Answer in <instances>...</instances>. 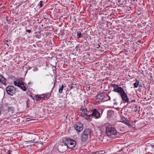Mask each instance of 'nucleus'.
Masks as SVG:
<instances>
[{
	"label": "nucleus",
	"mask_w": 154,
	"mask_h": 154,
	"mask_svg": "<svg viewBox=\"0 0 154 154\" xmlns=\"http://www.w3.org/2000/svg\"><path fill=\"white\" fill-rule=\"evenodd\" d=\"M63 143L65 149L64 151L67 149V148L69 149L73 148L76 145V142L69 138H66L63 140Z\"/></svg>",
	"instance_id": "f03ea898"
},
{
	"label": "nucleus",
	"mask_w": 154,
	"mask_h": 154,
	"mask_svg": "<svg viewBox=\"0 0 154 154\" xmlns=\"http://www.w3.org/2000/svg\"><path fill=\"white\" fill-rule=\"evenodd\" d=\"M88 55L89 56H90V54H88Z\"/></svg>",
	"instance_id": "7c9ffc66"
},
{
	"label": "nucleus",
	"mask_w": 154,
	"mask_h": 154,
	"mask_svg": "<svg viewBox=\"0 0 154 154\" xmlns=\"http://www.w3.org/2000/svg\"><path fill=\"white\" fill-rule=\"evenodd\" d=\"M123 122L126 124L129 127H132V125L131 124H130L129 122L127 120L123 121Z\"/></svg>",
	"instance_id": "4468645a"
},
{
	"label": "nucleus",
	"mask_w": 154,
	"mask_h": 154,
	"mask_svg": "<svg viewBox=\"0 0 154 154\" xmlns=\"http://www.w3.org/2000/svg\"><path fill=\"white\" fill-rule=\"evenodd\" d=\"M31 119H29V118H27L26 119V121H31Z\"/></svg>",
	"instance_id": "5701e85b"
},
{
	"label": "nucleus",
	"mask_w": 154,
	"mask_h": 154,
	"mask_svg": "<svg viewBox=\"0 0 154 154\" xmlns=\"http://www.w3.org/2000/svg\"><path fill=\"white\" fill-rule=\"evenodd\" d=\"M43 143H42V145H43Z\"/></svg>",
	"instance_id": "2f4dec72"
},
{
	"label": "nucleus",
	"mask_w": 154,
	"mask_h": 154,
	"mask_svg": "<svg viewBox=\"0 0 154 154\" xmlns=\"http://www.w3.org/2000/svg\"><path fill=\"white\" fill-rule=\"evenodd\" d=\"M110 86L113 88V91L117 93L120 96L124 103H129V99L127 94L122 88L114 84H111Z\"/></svg>",
	"instance_id": "f257e3e1"
},
{
	"label": "nucleus",
	"mask_w": 154,
	"mask_h": 154,
	"mask_svg": "<svg viewBox=\"0 0 154 154\" xmlns=\"http://www.w3.org/2000/svg\"><path fill=\"white\" fill-rule=\"evenodd\" d=\"M14 85L21 88L24 91H25L26 90V87L24 85L23 83L21 80H17L14 82Z\"/></svg>",
	"instance_id": "1a4fd4ad"
},
{
	"label": "nucleus",
	"mask_w": 154,
	"mask_h": 154,
	"mask_svg": "<svg viewBox=\"0 0 154 154\" xmlns=\"http://www.w3.org/2000/svg\"><path fill=\"white\" fill-rule=\"evenodd\" d=\"M64 87L63 85H62L61 87L59 89V92L60 93H62V91L63 90Z\"/></svg>",
	"instance_id": "2eb2a0df"
},
{
	"label": "nucleus",
	"mask_w": 154,
	"mask_h": 154,
	"mask_svg": "<svg viewBox=\"0 0 154 154\" xmlns=\"http://www.w3.org/2000/svg\"><path fill=\"white\" fill-rule=\"evenodd\" d=\"M44 98V97H42V96H37L36 97V99L38 100H40L41 99L43 98Z\"/></svg>",
	"instance_id": "a211bd4d"
},
{
	"label": "nucleus",
	"mask_w": 154,
	"mask_h": 154,
	"mask_svg": "<svg viewBox=\"0 0 154 154\" xmlns=\"http://www.w3.org/2000/svg\"><path fill=\"white\" fill-rule=\"evenodd\" d=\"M7 45H8V46H8V44H7Z\"/></svg>",
	"instance_id": "c85d7f7f"
},
{
	"label": "nucleus",
	"mask_w": 154,
	"mask_h": 154,
	"mask_svg": "<svg viewBox=\"0 0 154 154\" xmlns=\"http://www.w3.org/2000/svg\"><path fill=\"white\" fill-rule=\"evenodd\" d=\"M43 2L42 1H40L39 3L38 4V6H39V8H41L43 6Z\"/></svg>",
	"instance_id": "dca6fc26"
},
{
	"label": "nucleus",
	"mask_w": 154,
	"mask_h": 154,
	"mask_svg": "<svg viewBox=\"0 0 154 154\" xmlns=\"http://www.w3.org/2000/svg\"><path fill=\"white\" fill-rule=\"evenodd\" d=\"M119 2H120V1H119Z\"/></svg>",
	"instance_id": "c756f323"
},
{
	"label": "nucleus",
	"mask_w": 154,
	"mask_h": 154,
	"mask_svg": "<svg viewBox=\"0 0 154 154\" xmlns=\"http://www.w3.org/2000/svg\"><path fill=\"white\" fill-rule=\"evenodd\" d=\"M78 47V46L77 45V46H76V47H75V48H77Z\"/></svg>",
	"instance_id": "cd10ccee"
},
{
	"label": "nucleus",
	"mask_w": 154,
	"mask_h": 154,
	"mask_svg": "<svg viewBox=\"0 0 154 154\" xmlns=\"http://www.w3.org/2000/svg\"><path fill=\"white\" fill-rule=\"evenodd\" d=\"M6 91L7 93L11 96H13L16 93V89L12 85L7 86L6 88Z\"/></svg>",
	"instance_id": "423d86ee"
},
{
	"label": "nucleus",
	"mask_w": 154,
	"mask_h": 154,
	"mask_svg": "<svg viewBox=\"0 0 154 154\" xmlns=\"http://www.w3.org/2000/svg\"><path fill=\"white\" fill-rule=\"evenodd\" d=\"M72 84L70 86V88L71 89H72L74 88L73 86H72Z\"/></svg>",
	"instance_id": "aec40b11"
},
{
	"label": "nucleus",
	"mask_w": 154,
	"mask_h": 154,
	"mask_svg": "<svg viewBox=\"0 0 154 154\" xmlns=\"http://www.w3.org/2000/svg\"><path fill=\"white\" fill-rule=\"evenodd\" d=\"M29 101V99H28L26 101V106L27 108L29 107V106L28 105V101Z\"/></svg>",
	"instance_id": "6ab92c4d"
},
{
	"label": "nucleus",
	"mask_w": 154,
	"mask_h": 154,
	"mask_svg": "<svg viewBox=\"0 0 154 154\" xmlns=\"http://www.w3.org/2000/svg\"><path fill=\"white\" fill-rule=\"evenodd\" d=\"M75 128L77 131L80 132L83 129V125L80 122H78L75 125Z\"/></svg>",
	"instance_id": "9d476101"
},
{
	"label": "nucleus",
	"mask_w": 154,
	"mask_h": 154,
	"mask_svg": "<svg viewBox=\"0 0 154 154\" xmlns=\"http://www.w3.org/2000/svg\"><path fill=\"white\" fill-rule=\"evenodd\" d=\"M91 130L89 129H85L81 136V140L82 142H85L87 141L89 137L90 136Z\"/></svg>",
	"instance_id": "39448f33"
},
{
	"label": "nucleus",
	"mask_w": 154,
	"mask_h": 154,
	"mask_svg": "<svg viewBox=\"0 0 154 154\" xmlns=\"http://www.w3.org/2000/svg\"><path fill=\"white\" fill-rule=\"evenodd\" d=\"M26 32L29 33H30L31 32V31L30 30H26Z\"/></svg>",
	"instance_id": "4be33fe9"
},
{
	"label": "nucleus",
	"mask_w": 154,
	"mask_h": 154,
	"mask_svg": "<svg viewBox=\"0 0 154 154\" xmlns=\"http://www.w3.org/2000/svg\"><path fill=\"white\" fill-rule=\"evenodd\" d=\"M106 133L108 136L115 135L116 134L117 131L113 127H108L106 128Z\"/></svg>",
	"instance_id": "6e6552de"
},
{
	"label": "nucleus",
	"mask_w": 154,
	"mask_h": 154,
	"mask_svg": "<svg viewBox=\"0 0 154 154\" xmlns=\"http://www.w3.org/2000/svg\"><path fill=\"white\" fill-rule=\"evenodd\" d=\"M135 102V100H131V102L133 103V102Z\"/></svg>",
	"instance_id": "b1692460"
},
{
	"label": "nucleus",
	"mask_w": 154,
	"mask_h": 154,
	"mask_svg": "<svg viewBox=\"0 0 154 154\" xmlns=\"http://www.w3.org/2000/svg\"><path fill=\"white\" fill-rule=\"evenodd\" d=\"M8 154H11L10 152V151L9 150L8 152Z\"/></svg>",
	"instance_id": "a878e982"
},
{
	"label": "nucleus",
	"mask_w": 154,
	"mask_h": 154,
	"mask_svg": "<svg viewBox=\"0 0 154 154\" xmlns=\"http://www.w3.org/2000/svg\"><path fill=\"white\" fill-rule=\"evenodd\" d=\"M89 114L90 115L89 116V121L91 120V118L93 117H94L97 119L100 117V113L95 109L89 111Z\"/></svg>",
	"instance_id": "0eeeda50"
},
{
	"label": "nucleus",
	"mask_w": 154,
	"mask_h": 154,
	"mask_svg": "<svg viewBox=\"0 0 154 154\" xmlns=\"http://www.w3.org/2000/svg\"><path fill=\"white\" fill-rule=\"evenodd\" d=\"M77 36L79 38H81L82 37V35L81 33V32H77Z\"/></svg>",
	"instance_id": "f3484780"
},
{
	"label": "nucleus",
	"mask_w": 154,
	"mask_h": 154,
	"mask_svg": "<svg viewBox=\"0 0 154 154\" xmlns=\"http://www.w3.org/2000/svg\"><path fill=\"white\" fill-rule=\"evenodd\" d=\"M139 81L138 80H136L135 83L134 84V88H137V87L139 85Z\"/></svg>",
	"instance_id": "ddd939ff"
},
{
	"label": "nucleus",
	"mask_w": 154,
	"mask_h": 154,
	"mask_svg": "<svg viewBox=\"0 0 154 154\" xmlns=\"http://www.w3.org/2000/svg\"><path fill=\"white\" fill-rule=\"evenodd\" d=\"M37 141L35 139H34L32 140H29L28 141H25L26 144H32V143H36Z\"/></svg>",
	"instance_id": "f8f14e48"
},
{
	"label": "nucleus",
	"mask_w": 154,
	"mask_h": 154,
	"mask_svg": "<svg viewBox=\"0 0 154 154\" xmlns=\"http://www.w3.org/2000/svg\"><path fill=\"white\" fill-rule=\"evenodd\" d=\"M100 46L99 45H98V47H97V48H99L100 47Z\"/></svg>",
	"instance_id": "393cba45"
},
{
	"label": "nucleus",
	"mask_w": 154,
	"mask_h": 154,
	"mask_svg": "<svg viewBox=\"0 0 154 154\" xmlns=\"http://www.w3.org/2000/svg\"><path fill=\"white\" fill-rule=\"evenodd\" d=\"M138 86H139V87H141L142 86L141 85H139Z\"/></svg>",
	"instance_id": "bb28decb"
},
{
	"label": "nucleus",
	"mask_w": 154,
	"mask_h": 154,
	"mask_svg": "<svg viewBox=\"0 0 154 154\" xmlns=\"http://www.w3.org/2000/svg\"><path fill=\"white\" fill-rule=\"evenodd\" d=\"M6 79L3 76L0 75V82L5 85H6Z\"/></svg>",
	"instance_id": "9b49d317"
},
{
	"label": "nucleus",
	"mask_w": 154,
	"mask_h": 154,
	"mask_svg": "<svg viewBox=\"0 0 154 154\" xmlns=\"http://www.w3.org/2000/svg\"><path fill=\"white\" fill-rule=\"evenodd\" d=\"M89 111H88L85 107H81L78 111V114L79 116L84 118L86 120H89Z\"/></svg>",
	"instance_id": "20e7f679"
},
{
	"label": "nucleus",
	"mask_w": 154,
	"mask_h": 154,
	"mask_svg": "<svg viewBox=\"0 0 154 154\" xmlns=\"http://www.w3.org/2000/svg\"><path fill=\"white\" fill-rule=\"evenodd\" d=\"M110 99L109 96L106 92L100 93L96 96V102H100L108 100Z\"/></svg>",
	"instance_id": "7ed1b4c3"
},
{
	"label": "nucleus",
	"mask_w": 154,
	"mask_h": 154,
	"mask_svg": "<svg viewBox=\"0 0 154 154\" xmlns=\"http://www.w3.org/2000/svg\"><path fill=\"white\" fill-rule=\"evenodd\" d=\"M135 111H136L137 110V106H136L134 109Z\"/></svg>",
	"instance_id": "412c9836"
}]
</instances>
